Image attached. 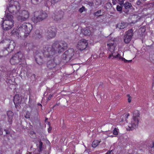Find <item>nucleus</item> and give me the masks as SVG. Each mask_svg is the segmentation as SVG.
Instances as JSON below:
<instances>
[{
	"label": "nucleus",
	"instance_id": "nucleus-28",
	"mask_svg": "<svg viewBox=\"0 0 154 154\" xmlns=\"http://www.w3.org/2000/svg\"><path fill=\"white\" fill-rule=\"evenodd\" d=\"M26 48H27L30 51L33 49L34 47L33 46L32 44L29 43L26 45Z\"/></svg>",
	"mask_w": 154,
	"mask_h": 154
},
{
	"label": "nucleus",
	"instance_id": "nucleus-57",
	"mask_svg": "<svg viewBox=\"0 0 154 154\" xmlns=\"http://www.w3.org/2000/svg\"><path fill=\"white\" fill-rule=\"evenodd\" d=\"M56 105H55V106H53V108H54V107Z\"/></svg>",
	"mask_w": 154,
	"mask_h": 154
},
{
	"label": "nucleus",
	"instance_id": "nucleus-13",
	"mask_svg": "<svg viewBox=\"0 0 154 154\" xmlns=\"http://www.w3.org/2000/svg\"><path fill=\"white\" fill-rule=\"evenodd\" d=\"M34 54H35V59L37 63L39 65H42L44 63V60L42 55L44 54V53L43 54L41 51L37 50L35 53ZM44 56L46 57L45 56Z\"/></svg>",
	"mask_w": 154,
	"mask_h": 154
},
{
	"label": "nucleus",
	"instance_id": "nucleus-9",
	"mask_svg": "<svg viewBox=\"0 0 154 154\" xmlns=\"http://www.w3.org/2000/svg\"><path fill=\"white\" fill-rule=\"evenodd\" d=\"M74 50L72 48L69 49L68 50L65 51L64 53L62 55V58L66 61H69L72 58L74 59L73 55H74Z\"/></svg>",
	"mask_w": 154,
	"mask_h": 154
},
{
	"label": "nucleus",
	"instance_id": "nucleus-2",
	"mask_svg": "<svg viewBox=\"0 0 154 154\" xmlns=\"http://www.w3.org/2000/svg\"><path fill=\"white\" fill-rule=\"evenodd\" d=\"M4 46L2 49H0V58L5 57L12 51L14 48L16 44L13 40H5L2 41L0 44Z\"/></svg>",
	"mask_w": 154,
	"mask_h": 154
},
{
	"label": "nucleus",
	"instance_id": "nucleus-25",
	"mask_svg": "<svg viewBox=\"0 0 154 154\" xmlns=\"http://www.w3.org/2000/svg\"><path fill=\"white\" fill-rule=\"evenodd\" d=\"M81 32L85 35H89L90 34V31L88 28H85L81 30Z\"/></svg>",
	"mask_w": 154,
	"mask_h": 154
},
{
	"label": "nucleus",
	"instance_id": "nucleus-20",
	"mask_svg": "<svg viewBox=\"0 0 154 154\" xmlns=\"http://www.w3.org/2000/svg\"><path fill=\"white\" fill-rule=\"evenodd\" d=\"M7 114L8 117V121L9 123V124H11L12 122L14 113L12 111H8L7 112Z\"/></svg>",
	"mask_w": 154,
	"mask_h": 154
},
{
	"label": "nucleus",
	"instance_id": "nucleus-33",
	"mask_svg": "<svg viewBox=\"0 0 154 154\" xmlns=\"http://www.w3.org/2000/svg\"><path fill=\"white\" fill-rule=\"evenodd\" d=\"M35 34L38 37L40 38L42 37V35L38 30H36L35 32Z\"/></svg>",
	"mask_w": 154,
	"mask_h": 154
},
{
	"label": "nucleus",
	"instance_id": "nucleus-49",
	"mask_svg": "<svg viewBox=\"0 0 154 154\" xmlns=\"http://www.w3.org/2000/svg\"><path fill=\"white\" fill-rule=\"evenodd\" d=\"M112 151V150H111L110 151H109L105 154H110L111 152Z\"/></svg>",
	"mask_w": 154,
	"mask_h": 154
},
{
	"label": "nucleus",
	"instance_id": "nucleus-16",
	"mask_svg": "<svg viewBox=\"0 0 154 154\" xmlns=\"http://www.w3.org/2000/svg\"><path fill=\"white\" fill-rule=\"evenodd\" d=\"M47 66L50 69H54L55 70H57L58 68L57 67L56 63L54 60H50L48 61L47 63Z\"/></svg>",
	"mask_w": 154,
	"mask_h": 154
},
{
	"label": "nucleus",
	"instance_id": "nucleus-52",
	"mask_svg": "<svg viewBox=\"0 0 154 154\" xmlns=\"http://www.w3.org/2000/svg\"><path fill=\"white\" fill-rule=\"evenodd\" d=\"M34 133H35L34 132L32 131V132H31L30 134H31V135H32Z\"/></svg>",
	"mask_w": 154,
	"mask_h": 154
},
{
	"label": "nucleus",
	"instance_id": "nucleus-19",
	"mask_svg": "<svg viewBox=\"0 0 154 154\" xmlns=\"http://www.w3.org/2000/svg\"><path fill=\"white\" fill-rule=\"evenodd\" d=\"M107 46L108 49L111 52L116 51V44L113 42V43H108Z\"/></svg>",
	"mask_w": 154,
	"mask_h": 154
},
{
	"label": "nucleus",
	"instance_id": "nucleus-7",
	"mask_svg": "<svg viewBox=\"0 0 154 154\" xmlns=\"http://www.w3.org/2000/svg\"><path fill=\"white\" fill-rule=\"evenodd\" d=\"M140 114L138 110L135 111L133 113V117L131 123L128 126L130 130H132L137 127L139 122L138 118L140 117Z\"/></svg>",
	"mask_w": 154,
	"mask_h": 154
},
{
	"label": "nucleus",
	"instance_id": "nucleus-8",
	"mask_svg": "<svg viewBox=\"0 0 154 154\" xmlns=\"http://www.w3.org/2000/svg\"><path fill=\"white\" fill-rule=\"evenodd\" d=\"M57 29L54 26L49 27L46 32V36L48 39L55 37L57 33Z\"/></svg>",
	"mask_w": 154,
	"mask_h": 154
},
{
	"label": "nucleus",
	"instance_id": "nucleus-36",
	"mask_svg": "<svg viewBox=\"0 0 154 154\" xmlns=\"http://www.w3.org/2000/svg\"><path fill=\"white\" fill-rule=\"evenodd\" d=\"M117 129L116 128H115L113 131V134L115 135H117L118 134L117 131Z\"/></svg>",
	"mask_w": 154,
	"mask_h": 154
},
{
	"label": "nucleus",
	"instance_id": "nucleus-18",
	"mask_svg": "<svg viewBox=\"0 0 154 154\" xmlns=\"http://www.w3.org/2000/svg\"><path fill=\"white\" fill-rule=\"evenodd\" d=\"M117 53V51H116L111 52V54H109L108 58H110L112 57V59H116L118 60L119 58L120 57V55L118 53L116 54Z\"/></svg>",
	"mask_w": 154,
	"mask_h": 154
},
{
	"label": "nucleus",
	"instance_id": "nucleus-6",
	"mask_svg": "<svg viewBox=\"0 0 154 154\" xmlns=\"http://www.w3.org/2000/svg\"><path fill=\"white\" fill-rule=\"evenodd\" d=\"M33 28L32 25L30 23H24L20 25L18 28V30L21 31L24 33L25 36H27L31 32Z\"/></svg>",
	"mask_w": 154,
	"mask_h": 154
},
{
	"label": "nucleus",
	"instance_id": "nucleus-38",
	"mask_svg": "<svg viewBox=\"0 0 154 154\" xmlns=\"http://www.w3.org/2000/svg\"><path fill=\"white\" fill-rule=\"evenodd\" d=\"M137 5H140V6H141L143 4L141 2V1L139 0H138L137 1Z\"/></svg>",
	"mask_w": 154,
	"mask_h": 154
},
{
	"label": "nucleus",
	"instance_id": "nucleus-5",
	"mask_svg": "<svg viewBox=\"0 0 154 154\" xmlns=\"http://www.w3.org/2000/svg\"><path fill=\"white\" fill-rule=\"evenodd\" d=\"M7 7L8 11L13 15H15L17 17V15L19 14L20 7V4L17 2L11 1L9 3Z\"/></svg>",
	"mask_w": 154,
	"mask_h": 154
},
{
	"label": "nucleus",
	"instance_id": "nucleus-1",
	"mask_svg": "<svg viewBox=\"0 0 154 154\" xmlns=\"http://www.w3.org/2000/svg\"><path fill=\"white\" fill-rule=\"evenodd\" d=\"M67 44L65 42H55L52 46L47 45L44 48V55L47 57L53 56L57 53L60 54L67 48Z\"/></svg>",
	"mask_w": 154,
	"mask_h": 154
},
{
	"label": "nucleus",
	"instance_id": "nucleus-39",
	"mask_svg": "<svg viewBox=\"0 0 154 154\" xmlns=\"http://www.w3.org/2000/svg\"><path fill=\"white\" fill-rule=\"evenodd\" d=\"M26 118L29 119L30 118V114L29 112H28L26 113V114L25 116Z\"/></svg>",
	"mask_w": 154,
	"mask_h": 154
},
{
	"label": "nucleus",
	"instance_id": "nucleus-50",
	"mask_svg": "<svg viewBox=\"0 0 154 154\" xmlns=\"http://www.w3.org/2000/svg\"><path fill=\"white\" fill-rule=\"evenodd\" d=\"M51 127H50L48 129V131L49 132H50V131H51Z\"/></svg>",
	"mask_w": 154,
	"mask_h": 154
},
{
	"label": "nucleus",
	"instance_id": "nucleus-26",
	"mask_svg": "<svg viewBox=\"0 0 154 154\" xmlns=\"http://www.w3.org/2000/svg\"><path fill=\"white\" fill-rule=\"evenodd\" d=\"M38 143H37V146L38 148V151L39 152H41L43 150V148L42 147L43 145L42 142L41 141V140H38Z\"/></svg>",
	"mask_w": 154,
	"mask_h": 154
},
{
	"label": "nucleus",
	"instance_id": "nucleus-30",
	"mask_svg": "<svg viewBox=\"0 0 154 154\" xmlns=\"http://www.w3.org/2000/svg\"><path fill=\"white\" fill-rule=\"evenodd\" d=\"M121 60L122 61H123L124 63H129L131 62L132 61V60H127L126 59H125V58L122 57H121L120 56L118 60Z\"/></svg>",
	"mask_w": 154,
	"mask_h": 154
},
{
	"label": "nucleus",
	"instance_id": "nucleus-54",
	"mask_svg": "<svg viewBox=\"0 0 154 154\" xmlns=\"http://www.w3.org/2000/svg\"><path fill=\"white\" fill-rule=\"evenodd\" d=\"M38 105H39V106H42V105L41 104H40V103H39V104H38Z\"/></svg>",
	"mask_w": 154,
	"mask_h": 154
},
{
	"label": "nucleus",
	"instance_id": "nucleus-17",
	"mask_svg": "<svg viewBox=\"0 0 154 154\" xmlns=\"http://www.w3.org/2000/svg\"><path fill=\"white\" fill-rule=\"evenodd\" d=\"M16 70L14 69L12 71L8 72L7 76L6 77L5 80L7 83H10V82H11V78L10 76L11 75H13V74L16 73Z\"/></svg>",
	"mask_w": 154,
	"mask_h": 154
},
{
	"label": "nucleus",
	"instance_id": "nucleus-3",
	"mask_svg": "<svg viewBox=\"0 0 154 154\" xmlns=\"http://www.w3.org/2000/svg\"><path fill=\"white\" fill-rule=\"evenodd\" d=\"M25 56L23 52L19 51L13 56L10 59V63L11 65H16L18 64L21 65L26 63Z\"/></svg>",
	"mask_w": 154,
	"mask_h": 154
},
{
	"label": "nucleus",
	"instance_id": "nucleus-46",
	"mask_svg": "<svg viewBox=\"0 0 154 154\" xmlns=\"http://www.w3.org/2000/svg\"><path fill=\"white\" fill-rule=\"evenodd\" d=\"M152 45H148L147 46V49H152Z\"/></svg>",
	"mask_w": 154,
	"mask_h": 154
},
{
	"label": "nucleus",
	"instance_id": "nucleus-56",
	"mask_svg": "<svg viewBox=\"0 0 154 154\" xmlns=\"http://www.w3.org/2000/svg\"><path fill=\"white\" fill-rule=\"evenodd\" d=\"M35 154H40L39 153H35Z\"/></svg>",
	"mask_w": 154,
	"mask_h": 154
},
{
	"label": "nucleus",
	"instance_id": "nucleus-27",
	"mask_svg": "<svg viewBox=\"0 0 154 154\" xmlns=\"http://www.w3.org/2000/svg\"><path fill=\"white\" fill-rule=\"evenodd\" d=\"M124 6L126 9L129 8L132 6L131 4L128 2H126L124 4Z\"/></svg>",
	"mask_w": 154,
	"mask_h": 154
},
{
	"label": "nucleus",
	"instance_id": "nucleus-48",
	"mask_svg": "<svg viewBox=\"0 0 154 154\" xmlns=\"http://www.w3.org/2000/svg\"><path fill=\"white\" fill-rule=\"evenodd\" d=\"M15 154H21L20 150H18V151H17Z\"/></svg>",
	"mask_w": 154,
	"mask_h": 154
},
{
	"label": "nucleus",
	"instance_id": "nucleus-44",
	"mask_svg": "<svg viewBox=\"0 0 154 154\" xmlns=\"http://www.w3.org/2000/svg\"><path fill=\"white\" fill-rule=\"evenodd\" d=\"M52 95L50 94L49 95V96L48 97V99L47 100V101L50 100L51 99V98L52 97Z\"/></svg>",
	"mask_w": 154,
	"mask_h": 154
},
{
	"label": "nucleus",
	"instance_id": "nucleus-23",
	"mask_svg": "<svg viewBox=\"0 0 154 154\" xmlns=\"http://www.w3.org/2000/svg\"><path fill=\"white\" fill-rule=\"evenodd\" d=\"M32 20L35 23H37L42 21L38 15L37 16H34L32 18Z\"/></svg>",
	"mask_w": 154,
	"mask_h": 154
},
{
	"label": "nucleus",
	"instance_id": "nucleus-55",
	"mask_svg": "<svg viewBox=\"0 0 154 154\" xmlns=\"http://www.w3.org/2000/svg\"><path fill=\"white\" fill-rule=\"evenodd\" d=\"M110 137H114V136L113 135H111V136H110Z\"/></svg>",
	"mask_w": 154,
	"mask_h": 154
},
{
	"label": "nucleus",
	"instance_id": "nucleus-14",
	"mask_svg": "<svg viewBox=\"0 0 154 154\" xmlns=\"http://www.w3.org/2000/svg\"><path fill=\"white\" fill-rule=\"evenodd\" d=\"M23 100L21 96H19V94H16L14 97V102L15 107L19 109L20 107V104Z\"/></svg>",
	"mask_w": 154,
	"mask_h": 154
},
{
	"label": "nucleus",
	"instance_id": "nucleus-37",
	"mask_svg": "<svg viewBox=\"0 0 154 154\" xmlns=\"http://www.w3.org/2000/svg\"><path fill=\"white\" fill-rule=\"evenodd\" d=\"M116 9L118 11H122V7L119 5H117L116 7Z\"/></svg>",
	"mask_w": 154,
	"mask_h": 154
},
{
	"label": "nucleus",
	"instance_id": "nucleus-29",
	"mask_svg": "<svg viewBox=\"0 0 154 154\" xmlns=\"http://www.w3.org/2000/svg\"><path fill=\"white\" fill-rule=\"evenodd\" d=\"M100 142V141L99 142L97 140H94L92 143V146L94 148L96 147L99 145Z\"/></svg>",
	"mask_w": 154,
	"mask_h": 154
},
{
	"label": "nucleus",
	"instance_id": "nucleus-47",
	"mask_svg": "<svg viewBox=\"0 0 154 154\" xmlns=\"http://www.w3.org/2000/svg\"><path fill=\"white\" fill-rule=\"evenodd\" d=\"M112 4L114 5L116 4V0H112Z\"/></svg>",
	"mask_w": 154,
	"mask_h": 154
},
{
	"label": "nucleus",
	"instance_id": "nucleus-51",
	"mask_svg": "<svg viewBox=\"0 0 154 154\" xmlns=\"http://www.w3.org/2000/svg\"><path fill=\"white\" fill-rule=\"evenodd\" d=\"M129 116V114H127V115H125V116H126V118H128V116Z\"/></svg>",
	"mask_w": 154,
	"mask_h": 154
},
{
	"label": "nucleus",
	"instance_id": "nucleus-53",
	"mask_svg": "<svg viewBox=\"0 0 154 154\" xmlns=\"http://www.w3.org/2000/svg\"><path fill=\"white\" fill-rule=\"evenodd\" d=\"M152 147H154V142H153L152 146Z\"/></svg>",
	"mask_w": 154,
	"mask_h": 154
},
{
	"label": "nucleus",
	"instance_id": "nucleus-10",
	"mask_svg": "<svg viewBox=\"0 0 154 154\" xmlns=\"http://www.w3.org/2000/svg\"><path fill=\"white\" fill-rule=\"evenodd\" d=\"M19 14L17 15V17L18 21L22 22L27 20L29 16V12L27 11L23 10L19 11Z\"/></svg>",
	"mask_w": 154,
	"mask_h": 154
},
{
	"label": "nucleus",
	"instance_id": "nucleus-58",
	"mask_svg": "<svg viewBox=\"0 0 154 154\" xmlns=\"http://www.w3.org/2000/svg\"><path fill=\"white\" fill-rule=\"evenodd\" d=\"M123 121V120L122 119V120H121V121Z\"/></svg>",
	"mask_w": 154,
	"mask_h": 154
},
{
	"label": "nucleus",
	"instance_id": "nucleus-15",
	"mask_svg": "<svg viewBox=\"0 0 154 154\" xmlns=\"http://www.w3.org/2000/svg\"><path fill=\"white\" fill-rule=\"evenodd\" d=\"M88 45L87 41L85 39H82L78 42L77 47L80 51H83L87 48Z\"/></svg>",
	"mask_w": 154,
	"mask_h": 154
},
{
	"label": "nucleus",
	"instance_id": "nucleus-21",
	"mask_svg": "<svg viewBox=\"0 0 154 154\" xmlns=\"http://www.w3.org/2000/svg\"><path fill=\"white\" fill-rule=\"evenodd\" d=\"M38 15L41 18L42 20L45 19L48 16V14L46 12L44 11H40Z\"/></svg>",
	"mask_w": 154,
	"mask_h": 154
},
{
	"label": "nucleus",
	"instance_id": "nucleus-40",
	"mask_svg": "<svg viewBox=\"0 0 154 154\" xmlns=\"http://www.w3.org/2000/svg\"><path fill=\"white\" fill-rule=\"evenodd\" d=\"M127 97H128V101L129 103L131 102V97L130 96V95L129 94H128L127 95Z\"/></svg>",
	"mask_w": 154,
	"mask_h": 154
},
{
	"label": "nucleus",
	"instance_id": "nucleus-24",
	"mask_svg": "<svg viewBox=\"0 0 154 154\" xmlns=\"http://www.w3.org/2000/svg\"><path fill=\"white\" fill-rule=\"evenodd\" d=\"M19 31L20 32H19L18 31H16L15 30H13L11 32V33L12 35H15L18 37H19V36L21 37L22 36V34H23L24 33H22L21 31Z\"/></svg>",
	"mask_w": 154,
	"mask_h": 154
},
{
	"label": "nucleus",
	"instance_id": "nucleus-45",
	"mask_svg": "<svg viewBox=\"0 0 154 154\" xmlns=\"http://www.w3.org/2000/svg\"><path fill=\"white\" fill-rule=\"evenodd\" d=\"M2 134H3L2 129L1 128V127L0 126V135H2Z\"/></svg>",
	"mask_w": 154,
	"mask_h": 154
},
{
	"label": "nucleus",
	"instance_id": "nucleus-11",
	"mask_svg": "<svg viewBox=\"0 0 154 154\" xmlns=\"http://www.w3.org/2000/svg\"><path fill=\"white\" fill-rule=\"evenodd\" d=\"M134 33L132 29H131L125 32L124 36L123 39L124 42L125 44H128L130 42Z\"/></svg>",
	"mask_w": 154,
	"mask_h": 154
},
{
	"label": "nucleus",
	"instance_id": "nucleus-12",
	"mask_svg": "<svg viewBox=\"0 0 154 154\" xmlns=\"http://www.w3.org/2000/svg\"><path fill=\"white\" fill-rule=\"evenodd\" d=\"M64 15L63 11L61 10L55 11L52 15V17L55 21H59L63 19Z\"/></svg>",
	"mask_w": 154,
	"mask_h": 154
},
{
	"label": "nucleus",
	"instance_id": "nucleus-34",
	"mask_svg": "<svg viewBox=\"0 0 154 154\" xmlns=\"http://www.w3.org/2000/svg\"><path fill=\"white\" fill-rule=\"evenodd\" d=\"M79 11L80 13H82L84 11H86V9L85 8L84 6H83L79 9Z\"/></svg>",
	"mask_w": 154,
	"mask_h": 154
},
{
	"label": "nucleus",
	"instance_id": "nucleus-43",
	"mask_svg": "<svg viewBox=\"0 0 154 154\" xmlns=\"http://www.w3.org/2000/svg\"><path fill=\"white\" fill-rule=\"evenodd\" d=\"M94 3L92 2H88V4L91 6H93L94 5Z\"/></svg>",
	"mask_w": 154,
	"mask_h": 154
},
{
	"label": "nucleus",
	"instance_id": "nucleus-35",
	"mask_svg": "<svg viewBox=\"0 0 154 154\" xmlns=\"http://www.w3.org/2000/svg\"><path fill=\"white\" fill-rule=\"evenodd\" d=\"M60 0H51V4L54 5L55 3H56Z\"/></svg>",
	"mask_w": 154,
	"mask_h": 154
},
{
	"label": "nucleus",
	"instance_id": "nucleus-42",
	"mask_svg": "<svg viewBox=\"0 0 154 154\" xmlns=\"http://www.w3.org/2000/svg\"><path fill=\"white\" fill-rule=\"evenodd\" d=\"M125 1H123V0H120V1H119V4L121 5L122 6V5H124V2Z\"/></svg>",
	"mask_w": 154,
	"mask_h": 154
},
{
	"label": "nucleus",
	"instance_id": "nucleus-31",
	"mask_svg": "<svg viewBox=\"0 0 154 154\" xmlns=\"http://www.w3.org/2000/svg\"><path fill=\"white\" fill-rule=\"evenodd\" d=\"M42 0H31L32 3L34 5L37 4L41 2Z\"/></svg>",
	"mask_w": 154,
	"mask_h": 154
},
{
	"label": "nucleus",
	"instance_id": "nucleus-22",
	"mask_svg": "<svg viewBox=\"0 0 154 154\" xmlns=\"http://www.w3.org/2000/svg\"><path fill=\"white\" fill-rule=\"evenodd\" d=\"M127 24L125 23H119L117 24V27L119 29H122L126 27Z\"/></svg>",
	"mask_w": 154,
	"mask_h": 154
},
{
	"label": "nucleus",
	"instance_id": "nucleus-4",
	"mask_svg": "<svg viewBox=\"0 0 154 154\" xmlns=\"http://www.w3.org/2000/svg\"><path fill=\"white\" fill-rule=\"evenodd\" d=\"M5 20L2 21V26L4 30H7L13 27L14 21L13 19V17L10 13H5Z\"/></svg>",
	"mask_w": 154,
	"mask_h": 154
},
{
	"label": "nucleus",
	"instance_id": "nucleus-41",
	"mask_svg": "<svg viewBox=\"0 0 154 154\" xmlns=\"http://www.w3.org/2000/svg\"><path fill=\"white\" fill-rule=\"evenodd\" d=\"M4 131L5 132V134H10V131L7 129H4Z\"/></svg>",
	"mask_w": 154,
	"mask_h": 154
},
{
	"label": "nucleus",
	"instance_id": "nucleus-32",
	"mask_svg": "<svg viewBox=\"0 0 154 154\" xmlns=\"http://www.w3.org/2000/svg\"><path fill=\"white\" fill-rule=\"evenodd\" d=\"M101 10H98L97 12H94V16L97 17L100 16L102 15L101 14Z\"/></svg>",
	"mask_w": 154,
	"mask_h": 154
}]
</instances>
